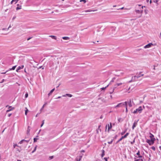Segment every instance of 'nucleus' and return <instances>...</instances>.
<instances>
[{
  "mask_svg": "<svg viewBox=\"0 0 161 161\" xmlns=\"http://www.w3.org/2000/svg\"><path fill=\"white\" fill-rule=\"evenodd\" d=\"M16 18V16H14L12 18V20H14Z\"/></svg>",
  "mask_w": 161,
  "mask_h": 161,
  "instance_id": "nucleus-44",
  "label": "nucleus"
},
{
  "mask_svg": "<svg viewBox=\"0 0 161 161\" xmlns=\"http://www.w3.org/2000/svg\"><path fill=\"white\" fill-rule=\"evenodd\" d=\"M158 2V0H153V2L154 3H157Z\"/></svg>",
  "mask_w": 161,
  "mask_h": 161,
  "instance_id": "nucleus-41",
  "label": "nucleus"
},
{
  "mask_svg": "<svg viewBox=\"0 0 161 161\" xmlns=\"http://www.w3.org/2000/svg\"><path fill=\"white\" fill-rule=\"evenodd\" d=\"M16 67V66H14L12 68L10 69L9 70H14Z\"/></svg>",
  "mask_w": 161,
  "mask_h": 161,
  "instance_id": "nucleus-27",
  "label": "nucleus"
},
{
  "mask_svg": "<svg viewBox=\"0 0 161 161\" xmlns=\"http://www.w3.org/2000/svg\"><path fill=\"white\" fill-rule=\"evenodd\" d=\"M102 153L101 155V157H103L105 155V153H104L105 151L104 150H103L102 151Z\"/></svg>",
  "mask_w": 161,
  "mask_h": 161,
  "instance_id": "nucleus-19",
  "label": "nucleus"
},
{
  "mask_svg": "<svg viewBox=\"0 0 161 161\" xmlns=\"http://www.w3.org/2000/svg\"><path fill=\"white\" fill-rule=\"evenodd\" d=\"M54 90H55V88H54L53 89H52L50 91V92L48 94V96H49L50 95H51L52 94V93L54 91Z\"/></svg>",
  "mask_w": 161,
  "mask_h": 161,
  "instance_id": "nucleus-14",
  "label": "nucleus"
},
{
  "mask_svg": "<svg viewBox=\"0 0 161 161\" xmlns=\"http://www.w3.org/2000/svg\"><path fill=\"white\" fill-rule=\"evenodd\" d=\"M137 121H135L134 122V123L132 126V129L133 130L134 129V128L136 127V125H137Z\"/></svg>",
  "mask_w": 161,
  "mask_h": 161,
  "instance_id": "nucleus-11",
  "label": "nucleus"
},
{
  "mask_svg": "<svg viewBox=\"0 0 161 161\" xmlns=\"http://www.w3.org/2000/svg\"><path fill=\"white\" fill-rule=\"evenodd\" d=\"M125 105V107H126V111H125L126 112H127V111H128L127 109V104L126 105Z\"/></svg>",
  "mask_w": 161,
  "mask_h": 161,
  "instance_id": "nucleus-43",
  "label": "nucleus"
},
{
  "mask_svg": "<svg viewBox=\"0 0 161 161\" xmlns=\"http://www.w3.org/2000/svg\"><path fill=\"white\" fill-rule=\"evenodd\" d=\"M61 97H57V98L56 99H58V98H61Z\"/></svg>",
  "mask_w": 161,
  "mask_h": 161,
  "instance_id": "nucleus-58",
  "label": "nucleus"
},
{
  "mask_svg": "<svg viewBox=\"0 0 161 161\" xmlns=\"http://www.w3.org/2000/svg\"><path fill=\"white\" fill-rule=\"evenodd\" d=\"M82 156H80L79 157V159H78V158L76 159V161H80L81 160V158Z\"/></svg>",
  "mask_w": 161,
  "mask_h": 161,
  "instance_id": "nucleus-24",
  "label": "nucleus"
},
{
  "mask_svg": "<svg viewBox=\"0 0 161 161\" xmlns=\"http://www.w3.org/2000/svg\"><path fill=\"white\" fill-rule=\"evenodd\" d=\"M36 148H37V146H36L35 147L34 150L32 151V153H33L34 152L36 151Z\"/></svg>",
  "mask_w": 161,
  "mask_h": 161,
  "instance_id": "nucleus-30",
  "label": "nucleus"
},
{
  "mask_svg": "<svg viewBox=\"0 0 161 161\" xmlns=\"http://www.w3.org/2000/svg\"><path fill=\"white\" fill-rule=\"evenodd\" d=\"M54 158V157L53 156H50L49 157V160H51V159H53Z\"/></svg>",
  "mask_w": 161,
  "mask_h": 161,
  "instance_id": "nucleus-32",
  "label": "nucleus"
},
{
  "mask_svg": "<svg viewBox=\"0 0 161 161\" xmlns=\"http://www.w3.org/2000/svg\"><path fill=\"white\" fill-rule=\"evenodd\" d=\"M66 96H68L69 97H72V95L71 94H66V95H63L62 96V97H66Z\"/></svg>",
  "mask_w": 161,
  "mask_h": 161,
  "instance_id": "nucleus-15",
  "label": "nucleus"
},
{
  "mask_svg": "<svg viewBox=\"0 0 161 161\" xmlns=\"http://www.w3.org/2000/svg\"><path fill=\"white\" fill-rule=\"evenodd\" d=\"M123 73H121V74L118 75V76H120L121 75H123Z\"/></svg>",
  "mask_w": 161,
  "mask_h": 161,
  "instance_id": "nucleus-50",
  "label": "nucleus"
},
{
  "mask_svg": "<svg viewBox=\"0 0 161 161\" xmlns=\"http://www.w3.org/2000/svg\"><path fill=\"white\" fill-rule=\"evenodd\" d=\"M44 120H43V122H42V125H41V127H42L43 126V125L44 124Z\"/></svg>",
  "mask_w": 161,
  "mask_h": 161,
  "instance_id": "nucleus-47",
  "label": "nucleus"
},
{
  "mask_svg": "<svg viewBox=\"0 0 161 161\" xmlns=\"http://www.w3.org/2000/svg\"><path fill=\"white\" fill-rule=\"evenodd\" d=\"M37 139H38L37 138H34V142H36L37 141Z\"/></svg>",
  "mask_w": 161,
  "mask_h": 161,
  "instance_id": "nucleus-36",
  "label": "nucleus"
},
{
  "mask_svg": "<svg viewBox=\"0 0 161 161\" xmlns=\"http://www.w3.org/2000/svg\"><path fill=\"white\" fill-rule=\"evenodd\" d=\"M14 0H12L11 2V4H12L13 2L14 1Z\"/></svg>",
  "mask_w": 161,
  "mask_h": 161,
  "instance_id": "nucleus-52",
  "label": "nucleus"
},
{
  "mask_svg": "<svg viewBox=\"0 0 161 161\" xmlns=\"http://www.w3.org/2000/svg\"><path fill=\"white\" fill-rule=\"evenodd\" d=\"M134 142H135V141H134L133 142H131V144H133Z\"/></svg>",
  "mask_w": 161,
  "mask_h": 161,
  "instance_id": "nucleus-55",
  "label": "nucleus"
},
{
  "mask_svg": "<svg viewBox=\"0 0 161 161\" xmlns=\"http://www.w3.org/2000/svg\"><path fill=\"white\" fill-rule=\"evenodd\" d=\"M124 84V83H121V82H120V83H117L114 85V89H113V90L111 92H110V93L111 94V93H113V92H114V90L115 88H116L118 86H121V85H122V84Z\"/></svg>",
  "mask_w": 161,
  "mask_h": 161,
  "instance_id": "nucleus-3",
  "label": "nucleus"
},
{
  "mask_svg": "<svg viewBox=\"0 0 161 161\" xmlns=\"http://www.w3.org/2000/svg\"><path fill=\"white\" fill-rule=\"evenodd\" d=\"M128 133H127L124 136H123L124 138H125L127 137V136L128 135H129Z\"/></svg>",
  "mask_w": 161,
  "mask_h": 161,
  "instance_id": "nucleus-25",
  "label": "nucleus"
},
{
  "mask_svg": "<svg viewBox=\"0 0 161 161\" xmlns=\"http://www.w3.org/2000/svg\"><path fill=\"white\" fill-rule=\"evenodd\" d=\"M11 27V25H9V27H8V28L7 29V31Z\"/></svg>",
  "mask_w": 161,
  "mask_h": 161,
  "instance_id": "nucleus-45",
  "label": "nucleus"
},
{
  "mask_svg": "<svg viewBox=\"0 0 161 161\" xmlns=\"http://www.w3.org/2000/svg\"><path fill=\"white\" fill-rule=\"evenodd\" d=\"M62 38L64 40H69V37H66V36L63 37Z\"/></svg>",
  "mask_w": 161,
  "mask_h": 161,
  "instance_id": "nucleus-22",
  "label": "nucleus"
},
{
  "mask_svg": "<svg viewBox=\"0 0 161 161\" xmlns=\"http://www.w3.org/2000/svg\"><path fill=\"white\" fill-rule=\"evenodd\" d=\"M85 151L84 150H82L81 151V152H85Z\"/></svg>",
  "mask_w": 161,
  "mask_h": 161,
  "instance_id": "nucleus-54",
  "label": "nucleus"
},
{
  "mask_svg": "<svg viewBox=\"0 0 161 161\" xmlns=\"http://www.w3.org/2000/svg\"><path fill=\"white\" fill-rule=\"evenodd\" d=\"M19 70V69H18V68H17V69H16V71L17 72H18Z\"/></svg>",
  "mask_w": 161,
  "mask_h": 161,
  "instance_id": "nucleus-59",
  "label": "nucleus"
},
{
  "mask_svg": "<svg viewBox=\"0 0 161 161\" xmlns=\"http://www.w3.org/2000/svg\"><path fill=\"white\" fill-rule=\"evenodd\" d=\"M138 78H137L136 76H133L132 78L131 81H136L137 80Z\"/></svg>",
  "mask_w": 161,
  "mask_h": 161,
  "instance_id": "nucleus-9",
  "label": "nucleus"
},
{
  "mask_svg": "<svg viewBox=\"0 0 161 161\" xmlns=\"http://www.w3.org/2000/svg\"><path fill=\"white\" fill-rule=\"evenodd\" d=\"M38 114H37L36 115V117H37V116H38Z\"/></svg>",
  "mask_w": 161,
  "mask_h": 161,
  "instance_id": "nucleus-62",
  "label": "nucleus"
},
{
  "mask_svg": "<svg viewBox=\"0 0 161 161\" xmlns=\"http://www.w3.org/2000/svg\"><path fill=\"white\" fill-rule=\"evenodd\" d=\"M7 28H3L2 29V30H7Z\"/></svg>",
  "mask_w": 161,
  "mask_h": 161,
  "instance_id": "nucleus-51",
  "label": "nucleus"
},
{
  "mask_svg": "<svg viewBox=\"0 0 161 161\" xmlns=\"http://www.w3.org/2000/svg\"><path fill=\"white\" fill-rule=\"evenodd\" d=\"M8 71H6V72H3V73H1V74H5Z\"/></svg>",
  "mask_w": 161,
  "mask_h": 161,
  "instance_id": "nucleus-53",
  "label": "nucleus"
},
{
  "mask_svg": "<svg viewBox=\"0 0 161 161\" xmlns=\"http://www.w3.org/2000/svg\"><path fill=\"white\" fill-rule=\"evenodd\" d=\"M24 67V65H21V66H19L18 67V69H22Z\"/></svg>",
  "mask_w": 161,
  "mask_h": 161,
  "instance_id": "nucleus-20",
  "label": "nucleus"
},
{
  "mask_svg": "<svg viewBox=\"0 0 161 161\" xmlns=\"http://www.w3.org/2000/svg\"><path fill=\"white\" fill-rule=\"evenodd\" d=\"M49 37H51L52 39H54L55 40H56L57 39V37L54 36H50Z\"/></svg>",
  "mask_w": 161,
  "mask_h": 161,
  "instance_id": "nucleus-18",
  "label": "nucleus"
},
{
  "mask_svg": "<svg viewBox=\"0 0 161 161\" xmlns=\"http://www.w3.org/2000/svg\"><path fill=\"white\" fill-rule=\"evenodd\" d=\"M126 131V130L125 131H124V132H122L121 133V135H123V134H124L125 133V132Z\"/></svg>",
  "mask_w": 161,
  "mask_h": 161,
  "instance_id": "nucleus-46",
  "label": "nucleus"
},
{
  "mask_svg": "<svg viewBox=\"0 0 161 161\" xmlns=\"http://www.w3.org/2000/svg\"><path fill=\"white\" fill-rule=\"evenodd\" d=\"M108 126V132H109V130L110 129H111L112 128V124L111 123H110V125H109L108 124V125H107L106 126V130H107V127Z\"/></svg>",
  "mask_w": 161,
  "mask_h": 161,
  "instance_id": "nucleus-6",
  "label": "nucleus"
},
{
  "mask_svg": "<svg viewBox=\"0 0 161 161\" xmlns=\"http://www.w3.org/2000/svg\"><path fill=\"white\" fill-rule=\"evenodd\" d=\"M128 103L129 106L130 107H131L132 106V105L131 104V100L130 99Z\"/></svg>",
  "mask_w": 161,
  "mask_h": 161,
  "instance_id": "nucleus-16",
  "label": "nucleus"
},
{
  "mask_svg": "<svg viewBox=\"0 0 161 161\" xmlns=\"http://www.w3.org/2000/svg\"><path fill=\"white\" fill-rule=\"evenodd\" d=\"M25 114L26 115H27V113L29 111V110L27 108H25Z\"/></svg>",
  "mask_w": 161,
  "mask_h": 161,
  "instance_id": "nucleus-21",
  "label": "nucleus"
},
{
  "mask_svg": "<svg viewBox=\"0 0 161 161\" xmlns=\"http://www.w3.org/2000/svg\"><path fill=\"white\" fill-rule=\"evenodd\" d=\"M143 109L142 108V107L141 106H140L138 108L136 109L133 112V114H137L138 113H140L142 112V111L143 110Z\"/></svg>",
  "mask_w": 161,
  "mask_h": 161,
  "instance_id": "nucleus-1",
  "label": "nucleus"
},
{
  "mask_svg": "<svg viewBox=\"0 0 161 161\" xmlns=\"http://www.w3.org/2000/svg\"><path fill=\"white\" fill-rule=\"evenodd\" d=\"M30 38H28V39H27V40H29L30 39Z\"/></svg>",
  "mask_w": 161,
  "mask_h": 161,
  "instance_id": "nucleus-63",
  "label": "nucleus"
},
{
  "mask_svg": "<svg viewBox=\"0 0 161 161\" xmlns=\"http://www.w3.org/2000/svg\"><path fill=\"white\" fill-rule=\"evenodd\" d=\"M104 159H105V161H108V160H107V158H104Z\"/></svg>",
  "mask_w": 161,
  "mask_h": 161,
  "instance_id": "nucleus-48",
  "label": "nucleus"
},
{
  "mask_svg": "<svg viewBox=\"0 0 161 161\" xmlns=\"http://www.w3.org/2000/svg\"><path fill=\"white\" fill-rule=\"evenodd\" d=\"M23 141L24 142H26L27 143H28L29 142L30 140H25L24 139V140H23Z\"/></svg>",
  "mask_w": 161,
  "mask_h": 161,
  "instance_id": "nucleus-26",
  "label": "nucleus"
},
{
  "mask_svg": "<svg viewBox=\"0 0 161 161\" xmlns=\"http://www.w3.org/2000/svg\"><path fill=\"white\" fill-rule=\"evenodd\" d=\"M80 2H83L84 3H85L86 2V1L85 0H80Z\"/></svg>",
  "mask_w": 161,
  "mask_h": 161,
  "instance_id": "nucleus-38",
  "label": "nucleus"
},
{
  "mask_svg": "<svg viewBox=\"0 0 161 161\" xmlns=\"http://www.w3.org/2000/svg\"><path fill=\"white\" fill-rule=\"evenodd\" d=\"M28 96V93L27 92L25 94V98H27Z\"/></svg>",
  "mask_w": 161,
  "mask_h": 161,
  "instance_id": "nucleus-40",
  "label": "nucleus"
},
{
  "mask_svg": "<svg viewBox=\"0 0 161 161\" xmlns=\"http://www.w3.org/2000/svg\"><path fill=\"white\" fill-rule=\"evenodd\" d=\"M113 140H111V141H110V142H108V144H112V142H113Z\"/></svg>",
  "mask_w": 161,
  "mask_h": 161,
  "instance_id": "nucleus-39",
  "label": "nucleus"
},
{
  "mask_svg": "<svg viewBox=\"0 0 161 161\" xmlns=\"http://www.w3.org/2000/svg\"><path fill=\"white\" fill-rule=\"evenodd\" d=\"M17 7L16 8V9L18 10L19 9L21 8V5H19V4H17Z\"/></svg>",
  "mask_w": 161,
  "mask_h": 161,
  "instance_id": "nucleus-13",
  "label": "nucleus"
},
{
  "mask_svg": "<svg viewBox=\"0 0 161 161\" xmlns=\"http://www.w3.org/2000/svg\"><path fill=\"white\" fill-rule=\"evenodd\" d=\"M160 36H161V32H160Z\"/></svg>",
  "mask_w": 161,
  "mask_h": 161,
  "instance_id": "nucleus-64",
  "label": "nucleus"
},
{
  "mask_svg": "<svg viewBox=\"0 0 161 161\" xmlns=\"http://www.w3.org/2000/svg\"><path fill=\"white\" fill-rule=\"evenodd\" d=\"M143 6H142L140 10H136L135 12L137 13L138 14H142L143 13Z\"/></svg>",
  "mask_w": 161,
  "mask_h": 161,
  "instance_id": "nucleus-5",
  "label": "nucleus"
},
{
  "mask_svg": "<svg viewBox=\"0 0 161 161\" xmlns=\"http://www.w3.org/2000/svg\"><path fill=\"white\" fill-rule=\"evenodd\" d=\"M127 105V102L126 101L124 103H119L116 106L114 107V108H118L122 107L124 105Z\"/></svg>",
  "mask_w": 161,
  "mask_h": 161,
  "instance_id": "nucleus-2",
  "label": "nucleus"
},
{
  "mask_svg": "<svg viewBox=\"0 0 161 161\" xmlns=\"http://www.w3.org/2000/svg\"><path fill=\"white\" fill-rule=\"evenodd\" d=\"M152 45H153V44L152 43H149L148 44L146 45L144 47V48H149Z\"/></svg>",
  "mask_w": 161,
  "mask_h": 161,
  "instance_id": "nucleus-7",
  "label": "nucleus"
},
{
  "mask_svg": "<svg viewBox=\"0 0 161 161\" xmlns=\"http://www.w3.org/2000/svg\"><path fill=\"white\" fill-rule=\"evenodd\" d=\"M135 161H143L142 159H139L135 160Z\"/></svg>",
  "mask_w": 161,
  "mask_h": 161,
  "instance_id": "nucleus-34",
  "label": "nucleus"
},
{
  "mask_svg": "<svg viewBox=\"0 0 161 161\" xmlns=\"http://www.w3.org/2000/svg\"><path fill=\"white\" fill-rule=\"evenodd\" d=\"M47 103H45L43 105V106H42V108L40 110V111L41 112L42 111L43 109L44 106H45V105H46L47 104Z\"/></svg>",
  "mask_w": 161,
  "mask_h": 161,
  "instance_id": "nucleus-17",
  "label": "nucleus"
},
{
  "mask_svg": "<svg viewBox=\"0 0 161 161\" xmlns=\"http://www.w3.org/2000/svg\"><path fill=\"white\" fill-rule=\"evenodd\" d=\"M13 146H14V148H15L16 147H18V145L17 144L14 143Z\"/></svg>",
  "mask_w": 161,
  "mask_h": 161,
  "instance_id": "nucleus-33",
  "label": "nucleus"
},
{
  "mask_svg": "<svg viewBox=\"0 0 161 161\" xmlns=\"http://www.w3.org/2000/svg\"><path fill=\"white\" fill-rule=\"evenodd\" d=\"M154 140L151 139H147L146 142L148 143L150 145H153L154 143Z\"/></svg>",
  "mask_w": 161,
  "mask_h": 161,
  "instance_id": "nucleus-4",
  "label": "nucleus"
},
{
  "mask_svg": "<svg viewBox=\"0 0 161 161\" xmlns=\"http://www.w3.org/2000/svg\"><path fill=\"white\" fill-rule=\"evenodd\" d=\"M17 161H21V160H20L18 159V160H17Z\"/></svg>",
  "mask_w": 161,
  "mask_h": 161,
  "instance_id": "nucleus-61",
  "label": "nucleus"
},
{
  "mask_svg": "<svg viewBox=\"0 0 161 161\" xmlns=\"http://www.w3.org/2000/svg\"><path fill=\"white\" fill-rule=\"evenodd\" d=\"M124 138L123 137V136H122L121 137V138L118 141V142H119L120 141H121Z\"/></svg>",
  "mask_w": 161,
  "mask_h": 161,
  "instance_id": "nucleus-31",
  "label": "nucleus"
},
{
  "mask_svg": "<svg viewBox=\"0 0 161 161\" xmlns=\"http://www.w3.org/2000/svg\"><path fill=\"white\" fill-rule=\"evenodd\" d=\"M150 139L153 140H155V138H154V136L153 134H151V133H150Z\"/></svg>",
  "mask_w": 161,
  "mask_h": 161,
  "instance_id": "nucleus-12",
  "label": "nucleus"
},
{
  "mask_svg": "<svg viewBox=\"0 0 161 161\" xmlns=\"http://www.w3.org/2000/svg\"><path fill=\"white\" fill-rule=\"evenodd\" d=\"M8 109L6 111L7 113L8 112H9L14 109V108L12 107L11 106H9Z\"/></svg>",
  "mask_w": 161,
  "mask_h": 161,
  "instance_id": "nucleus-8",
  "label": "nucleus"
},
{
  "mask_svg": "<svg viewBox=\"0 0 161 161\" xmlns=\"http://www.w3.org/2000/svg\"><path fill=\"white\" fill-rule=\"evenodd\" d=\"M124 7H122V8H120V9H124ZM119 9H118V10H119Z\"/></svg>",
  "mask_w": 161,
  "mask_h": 161,
  "instance_id": "nucleus-56",
  "label": "nucleus"
},
{
  "mask_svg": "<svg viewBox=\"0 0 161 161\" xmlns=\"http://www.w3.org/2000/svg\"><path fill=\"white\" fill-rule=\"evenodd\" d=\"M30 130V129L29 128V126H28V129L27 131V134H29Z\"/></svg>",
  "mask_w": 161,
  "mask_h": 161,
  "instance_id": "nucleus-29",
  "label": "nucleus"
},
{
  "mask_svg": "<svg viewBox=\"0 0 161 161\" xmlns=\"http://www.w3.org/2000/svg\"><path fill=\"white\" fill-rule=\"evenodd\" d=\"M100 125H99L98 127V129L97 130V133H98V130H99L100 131H101V130L100 129Z\"/></svg>",
  "mask_w": 161,
  "mask_h": 161,
  "instance_id": "nucleus-28",
  "label": "nucleus"
},
{
  "mask_svg": "<svg viewBox=\"0 0 161 161\" xmlns=\"http://www.w3.org/2000/svg\"><path fill=\"white\" fill-rule=\"evenodd\" d=\"M151 148L153 150H155V147H151Z\"/></svg>",
  "mask_w": 161,
  "mask_h": 161,
  "instance_id": "nucleus-42",
  "label": "nucleus"
},
{
  "mask_svg": "<svg viewBox=\"0 0 161 161\" xmlns=\"http://www.w3.org/2000/svg\"><path fill=\"white\" fill-rule=\"evenodd\" d=\"M108 86H109V85H108L106 86L105 87H103V88H102L101 89H102V90H105V89H106V88Z\"/></svg>",
  "mask_w": 161,
  "mask_h": 161,
  "instance_id": "nucleus-35",
  "label": "nucleus"
},
{
  "mask_svg": "<svg viewBox=\"0 0 161 161\" xmlns=\"http://www.w3.org/2000/svg\"><path fill=\"white\" fill-rule=\"evenodd\" d=\"M11 114H8V116L9 117H10L11 116Z\"/></svg>",
  "mask_w": 161,
  "mask_h": 161,
  "instance_id": "nucleus-49",
  "label": "nucleus"
},
{
  "mask_svg": "<svg viewBox=\"0 0 161 161\" xmlns=\"http://www.w3.org/2000/svg\"><path fill=\"white\" fill-rule=\"evenodd\" d=\"M24 143L23 140H21L20 142H19V144H21Z\"/></svg>",
  "mask_w": 161,
  "mask_h": 161,
  "instance_id": "nucleus-37",
  "label": "nucleus"
},
{
  "mask_svg": "<svg viewBox=\"0 0 161 161\" xmlns=\"http://www.w3.org/2000/svg\"><path fill=\"white\" fill-rule=\"evenodd\" d=\"M142 72H140L138 73L137 74V78H140L141 76H143L144 75L143 74H142Z\"/></svg>",
  "mask_w": 161,
  "mask_h": 161,
  "instance_id": "nucleus-10",
  "label": "nucleus"
},
{
  "mask_svg": "<svg viewBox=\"0 0 161 161\" xmlns=\"http://www.w3.org/2000/svg\"><path fill=\"white\" fill-rule=\"evenodd\" d=\"M152 3V1H151V0H150V3Z\"/></svg>",
  "mask_w": 161,
  "mask_h": 161,
  "instance_id": "nucleus-60",
  "label": "nucleus"
},
{
  "mask_svg": "<svg viewBox=\"0 0 161 161\" xmlns=\"http://www.w3.org/2000/svg\"><path fill=\"white\" fill-rule=\"evenodd\" d=\"M85 12H90V11L89 10H86V11H85Z\"/></svg>",
  "mask_w": 161,
  "mask_h": 161,
  "instance_id": "nucleus-57",
  "label": "nucleus"
},
{
  "mask_svg": "<svg viewBox=\"0 0 161 161\" xmlns=\"http://www.w3.org/2000/svg\"><path fill=\"white\" fill-rule=\"evenodd\" d=\"M136 154L138 156L139 158H141L142 156L140 155V152L138 151L136 153Z\"/></svg>",
  "mask_w": 161,
  "mask_h": 161,
  "instance_id": "nucleus-23",
  "label": "nucleus"
}]
</instances>
